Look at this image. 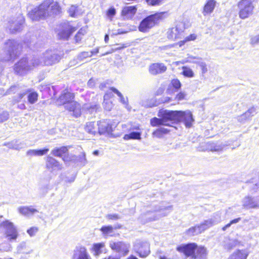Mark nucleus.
Segmentation results:
<instances>
[{"mask_svg":"<svg viewBox=\"0 0 259 259\" xmlns=\"http://www.w3.org/2000/svg\"><path fill=\"white\" fill-rule=\"evenodd\" d=\"M159 118L154 117L150 120L152 126L165 125L172 126V124L177 122H184L187 127H190L194 119L191 112L189 111H178L160 110L158 113Z\"/></svg>","mask_w":259,"mask_h":259,"instance_id":"f257e3e1","label":"nucleus"},{"mask_svg":"<svg viewBox=\"0 0 259 259\" xmlns=\"http://www.w3.org/2000/svg\"><path fill=\"white\" fill-rule=\"evenodd\" d=\"M73 94L64 91L57 100L59 105H64L65 109L72 112L74 116L77 117L81 114L80 105L74 100Z\"/></svg>","mask_w":259,"mask_h":259,"instance_id":"f03ea898","label":"nucleus"},{"mask_svg":"<svg viewBox=\"0 0 259 259\" xmlns=\"http://www.w3.org/2000/svg\"><path fill=\"white\" fill-rule=\"evenodd\" d=\"M154 209L152 210L147 208L146 212L141 215L140 219L143 223L158 220L167 215L172 210L171 205L167 206L154 205Z\"/></svg>","mask_w":259,"mask_h":259,"instance_id":"7ed1b4c3","label":"nucleus"},{"mask_svg":"<svg viewBox=\"0 0 259 259\" xmlns=\"http://www.w3.org/2000/svg\"><path fill=\"white\" fill-rule=\"evenodd\" d=\"M41 63L42 62H39V59L37 57H24L15 64L14 70L17 74L23 75Z\"/></svg>","mask_w":259,"mask_h":259,"instance_id":"20e7f679","label":"nucleus"},{"mask_svg":"<svg viewBox=\"0 0 259 259\" xmlns=\"http://www.w3.org/2000/svg\"><path fill=\"white\" fill-rule=\"evenodd\" d=\"M168 16L167 12H162L150 15L144 19L140 23L139 30L141 32H145L149 31L160 20H162Z\"/></svg>","mask_w":259,"mask_h":259,"instance_id":"39448f33","label":"nucleus"},{"mask_svg":"<svg viewBox=\"0 0 259 259\" xmlns=\"http://www.w3.org/2000/svg\"><path fill=\"white\" fill-rule=\"evenodd\" d=\"M237 6L240 18L246 19L253 14L254 6L251 0H241L238 2Z\"/></svg>","mask_w":259,"mask_h":259,"instance_id":"423d86ee","label":"nucleus"},{"mask_svg":"<svg viewBox=\"0 0 259 259\" xmlns=\"http://www.w3.org/2000/svg\"><path fill=\"white\" fill-rule=\"evenodd\" d=\"M41 7L47 14V17L59 14L61 8L57 2L54 0H45L41 4Z\"/></svg>","mask_w":259,"mask_h":259,"instance_id":"0eeeda50","label":"nucleus"},{"mask_svg":"<svg viewBox=\"0 0 259 259\" xmlns=\"http://www.w3.org/2000/svg\"><path fill=\"white\" fill-rule=\"evenodd\" d=\"M25 19L21 13L17 14L15 16H12L9 19L8 28L12 33L21 31L24 25Z\"/></svg>","mask_w":259,"mask_h":259,"instance_id":"6e6552de","label":"nucleus"},{"mask_svg":"<svg viewBox=\"0 0 259 259\" xmlns=\"http://www.w3.org/2000/svg\"><path fill=\"white\" fill-rule=\"evenodd\" d=\"M61 56L58 55L55 51L48 50L43 53L41 56L39 62H42L40 65H52L58 63L61 59Z\"/></svg>","mask_w":259,"mask_h":259,"instance_id":"1a4fd4ad","label":"nucleus"},{"mask_svg":"<svg viewBox=\"0 0 259 259\" xmlns=\"http://www.w3.org/2000/svg\"><path fill=\"white\" fill-rule=\"evenodd\" d=\"M185 26L184 23L179 22L175 27L169 29L167 32L169 39L175 40L181 38L183 35Z\"/></svg>","mask_w":259,"mask_h":259,"instance_id":"9d476101","label":"nucleus"},{"mask_svg":"<svg viewBox=\"0 0 259 259\" xmlns=\"http://www.w3.org/2000/svg\"><path fill=\"white\" fill-rule=\"evenodd\" d=\"M134 249L141 257H146L150 252V245L147 242L138 241L134 245Z\"/></svg>","mask_w":259,"mask_h":259,"instance_id":"9b49d317","label":"nucleus"},{"mask_svg":"<svg viewBox=\"0 0 259 259\" xmlns=\"http://www.w3.org/2000/svg\"><path fill=\"white\" fill-rule=\"evenodd\" d=\"M28 16L32 21H39L47 18L44 8L41 7V4L29 11Z\"/></svg>","mask_w":259,"mask_h":259,"instance_id":"f8f14e48","label":"nucleus"},{"mask_svg":"<svg viewBox=\"0 0 259 259\" xmlns=\"http://www.w3.org/2000/svg\"><path fill=\"white\" fill-rule=\"evenodd\" d=\"M97 125L98 126V133L100 135L107 134L109 135L111 134L114 128L108 120L100 121L97 123Z\"/></svg>","mask_w":259,"mask_h":259,"instance_id":"ddd939ff","label":"nucleus"},{"mask_svg":"<svg viewBox=\"0 0 259 259\" xmlns=\"http://www.w3.org/2000/svg\"><path fill=\"white\" fill-rule=\"evenodd\" d=\"M72 259H92V258L84 246L78 245L73 251Z\"/></svg>","mask_w":259,"mask_h":259,"instance_id":"4468645a","label":"nucleus"},{"mask_svg":"<svg viewBox=\"0 0 259 259\" xmlns=\"http://www.w3.org/2000/svg\"><path fill=\"white\" fill-rule=\"evenodd\" d=\"M221 218L220 214L216 213L211 218L204 221L199 226L202 232H203V231L208 229L210 227L220 223L221 222Z\"/></svg>","mask_w":259,"mask_h":259,"instance_id":"2eb2a0df","label":"nucleus"},{"mask_svg":"<svg viewBox=\"0 0 259 259\" xmlns=\"http://www.w3.org/2000/svg\"><path fill=\"white\" fill-rule=\"evenodd\" d=\"M110 247L112 249L116 250L117 252L123 253L124 255L128 253L130 244L123 242L110 243Z\"/></svg>","mask_w":259,"mask_h":259,"instance_id":"dca6fc26","label":"nucleus"},{"mask_svg":"<svg viewBox=\"0 0 259 259\" xmlns=\"http://www.w3.org/2000/svg\"><path fill=\"white\" fill-rule=\"evenodd\" d=\"M197 245L195 243H189L186 245L178 246L177 250L187 256H191L193 258V255L195 254Z\"/></svg>","mask_w":259,"mask_h":259,"instance_id":"f3484780","label":"nucleus"},{"mask_svg":"<svg viewBox=\"0 0 259 259\" xmlns=\"http://www.w3.org/2000/svg\"><path fill=\"white\" fill-rule=\"evenodd\" d=\"M242 203L243 207L247 209L259 207V196L245 197L243 199Z\"/></svg>","mask_w":259,"mask_h":259,"instance_id":"a211bd4d","label":"nucleus"},{"mask_svg":"<svg viewBox=\"0 0 259 259\" xmlns=\"http://www.w3.org/2000/svg\"><path fill=\"white\" fill-rule=\"evenodd\" d=\"M91 251L95 257L99 256L103 253H106L107 249L104 242L94 243Z\"/></svg>","mask_w":259,"mask_h":259,"instance_id":"6ab92c4d","label":"nucleus"},{"mask_svg":"<svg viewBox=\"0 0 259 259\" xmlns=\"http://www.w3.org/2000/svg\"><path fill=\"white\" fill-rule=\"evenodd\" d=\"M46 167L51 171L61 170L62 166L55 158L51 156H48L46 159Z\"/></svg>","mask_w":259,"mask_h":259,"instance_id":"aec40b11","label":"nucleus"},{"mask_svg":"<svg viewBox=\"0 0 259 259\" xmlns=\"http://www.w3.org/2000/svg\"><path fill=\"white\" fill-rule=\"evenodd\" d=\"M63 29L58 33V37L60 39H67L73 33L75 29L67 23L63 25Z\"/></svg>","mask_w":259,"mask_h":259,"instance_id":"412c9836","label":"nucleus"},{"mask_svg":"<svg viewBox=\"0 0 259 259\" xmlns=\"http://www.w3.org/2000/svg\"><path fill=\"white\" fill-rule=\"evenodd\" d=\"M167 67L163 63H153L149 68L150 73L152 75H156L165 72Z\"/></svg>","mask_w":259,"mask_h":259,"instance_id":"4be33fe9","label":"nucleus"},{"mask_svg":"<svg viewBox=\"0 0 259 259\" xmlns=\"http://www.w3.org/2000/svg\"><path fill=\"white\" fill-rule=\"evenodd\" d=\"M228 145L223 143L208 142L206 144V149L212 152L222 151Z\"/></svg>","mask_w":259,"mask_h":259,"instance_id":"5701e85b","label":"nucleus"},{"mask_svg":"<svg viewBox=\"0 0 259 259\" xmlns=\"http://www.w3.org/2000/svg\"><path fill=\"white\" fill-rule=\"evenodd\" d=\"M18 211L20 214L26 217H30L33 215L34 213L38 212L37 209L31 206H20L18 207Z\"/></svg>","mask_w":259,"mask_h":259,"instance_id":"b1692460","label":"nucleus"},{"mask_svg":"<svg viewBox=\"0 0 259 259\" xmlns=\"http://www.w3.org/2000/svg\"><path fill=\"white\" fill-rule=\"evenodd\" d=\"M195 58L194 57L190 56V57H189L185 59L184 60H183L182 61L177 62V64H179V63L184 64L185 63H197L199 65V67H200V68L201 69L202 73L203 74L205 73L207 71V66H206V63L205 62H200V61L195 62V61H194L193 60Z\"/></svg>","mask_w":259,"mask_h":259,"instance_id":"393cba45","label":"nucleus"},{"mask_svg":"<svg viewBox=\"0 0 259 259\" xmlns=\"http://www.w3.org/2000/svg\"><path fill=\"white\" fill-rule=\"evenodd\" d=\"M4 146L8 147L10 149L16 150H20L26 147V144L24 141H20L18 140H14L10 142L5 143Z\"/></svg>","mask_w":259,"mask_h":259,"instance_id":"a878e982","label":"nucleus"},{"mask_svg":"<svg viewBox=\"0 0 259 259\" xmlns=\"http://www.w3.org/2000/svg\"><path fill=\"white\" fill-rule=\"evenodd\" d=\"M249 253L246 249H237L234 251L228 259H247Z\"/></svg>","mask_w":259,"mask_h":259,"instance_id":"bb28decb","label":"nucleus"},{"mask_svg":"<svg viewBox=\"0 0 259 259\" xmlns=\"http://www.w3.org/2000/svg\"><path fill=\"white\" fill-rule=\"evenodd\" d=\"M137 11V8L135 6H127L123 8L121 14L124 19H131Z\"/></svg>","mask_w":259,"mask_h":259,"instance_id":"cd10ccee","label":"nucleus"},{"mask_svg":"<svg viewBox=\"0 0 259 259\" xmlns=\"http://www.w3.org/2000/svg\"><path fill=\"white\" fill-rule=\"evenodd\" d=\"M195 254L193 255V259H206L207 255L206 249L203 246L196 247Z\"/></svg>","mask_w":259,"mask_h":259,"instance_id":"c85d7f7f","label":"nucleus"},{"mask_svg":"<svg viewBox=\"0 0 259 259\" xmlns=\"http://www.w3.org/2000/svg\"><path fill=\"white\" fill-rule=\"evenodd\" d=\"M216 5L215 0H207L203 8V14L204 16L211 14Z\"/></svg>","mask_w":259,"mask_h":259,"instance_id":"c756f323","label":"nucleus"},{"mask_svg":"<svg viewBox=\"0 0 259 259\" xmlns=\"http://www.w3.org/2000/svg\"><path fill=\"white\" fill-rule=\"evenodd\" d=\"M49 151L48 148L43 149H30L26 152V155L29 157L40 156L46 155Z\"/></svg>","mask_w":259,"mask_h":259,"instance_id":"7c9ffc66","label":"nucleus"},{"mask_svg":"<svg viewBox=\"0 0 259 259\" xmlns=\"http://www.w3.org/2000/svg\"><path fill=\"white\" fill-rule=\"evenodd\" d=\"M39 191L41 195H46L51 189V186L48 181L41 180L39 184Z\"/></svg>","mask_w":259,"mask_h":259,"instance_id":"2f4dec72","label":"nucleus"},{"mask_svg":"<svg viewBox=\"0 0 259 259\" xmlns=\"http://www.w3.org/2000/svg\"><path fill=\"white\" fill-rule=\"evenodd\" d=\"M240 242L237 239H228L224 245V248L227 250H231L235 247L239 246Z\"/></svg>","mask_w":259,"mask_h":259,"instance_id":"473e14b6","label":"nucleus"},{"mask_svg":"<svg viewBox=\"0 0 259 259\" xmlns=\"http://www.w3.org/2000/svg\"><path fill=\"white\" fill-rule=\"evenodd\" d=\"M68 152V149L66 147H61L54 149L51 153L55 156L62 157Z\"/></svg>","mask_w":259,"mask_h":259,"instance_id":"72a5a7b5","label":"nucleus"},{"mask_svg":"<svg viewBox=\"0 0 259 259\" xmlns=\"http://www.w3.org/2000/svg\"><path fill=\"white\" fill-rule=\"evenodd\" d=\"M97 126L94 122H88L86 123L85 130L89 133L95 135L97 133Z\"/></svg>","mask_w":259,"mask_h":259,"instance_id":"f704fd0d","label":"nucleus"},{"mask_svg":"<svg viewBox=\"0 0 259 259\" xmlns=\"http://www.w3.org/2000/svg\"><path fill=\"white\" fill-rule=\"evenodd\" d=\"M202 233L199 225L189 228L186 231V234L189 236H195Z\"/></svg>","mask_w":259,"mask_h":259,"instance_id":"c9c22d12","label":"nucleus"},{"mask_svg":"<svg viewBox=\"0 0 259 259\" xmlns=\"http://www.w3.org/2000/svg\"><path fill=\"white\" fill-rule=\"evenodd\" d=\"M99 106L96 104H84L82 107V110L88 112L90 114H93L94 112H96L98 109Z\"/></svg>","mask_w":259,"mask_h":259,"instance_id":"e433bc0d","label":"nucleus"},{"mask_svg":"<svg viewBox=\"0 0 259 259\" xmlns=\"http://www.w3.org/2000/svg\"><path fill=\"white\" fill-rule=\"evenodd\" d=\"M141 133L137 132H133L129 134H126L124 136V140L130 139H141Z\"/></svg>","mask_w":259,"mask_h":259,"instance_id":"4c0bfd02","label":"nucleus"},{"mask_svg":"<svg viewBox=\"0 0 259 259\" xmlns=\"http://www.w3.org/2000/svg\"><path fill=\"white\" fill-rule=\"evenodd\" d=\"M114 228L112 226H103L100 231L104 235L112 236L111 234L113 232Z\"/></svg>","mask_w":259,"mask_h":259,"instance_id":"58836bf2","label":"nucleus"},{"mask_svg":"<svg viewBox=\"0 0 259 259\" xmlns=\"http://www.w3.org/2000/svg\"><path fill=\"white\" fill-rule=\"evenodd\" d=\"M9 118V113L7 111L0 108V123L7 120Z\"/></svg>","mask_w":259,"mask_h":259,"instance_id":"ea45409f","label":"nucleus"},{"mask_svg":"<svg viewBox=\"0 0 259 259\" xmlns=\"http://www.w3.org/2000/svg\"><path fill=\"white\" fill-rule=\"evenodd\" d=\"M21 87L19 85H15L11 86L9 89H8L5 93L4 94V95H10L11 94H15L16 92L20 91Z\"/></svg>","mask_w":259,"mask_h":259,"instance_id":"a19ab883","label":"nucleus"},{"mask_svg":"<svg viewBox=\"0 0 259 259\" xmlns=\"http://www.w3.org/2000/svg\"><path fill=\"white\" fill-rule=\"evenodd\" d=\"M183 74L187 77H193L194 76V72L189 67L183 66L182 67Z\"/></svg>","mask_w":259,"mask_h":259,"instance_id":"79ce46f5","label":"nucleus"},{"mask_svg":"<svg viewBox=\"0 0 259 259\" xmlns=\"http://www.w3.org/2000/svg\"><path fill=\"white\" fill-rule=\"evenodd\" d=\"M68 13L71 17H75L77 16L79 14L77 7L75 5L71 6L68 10Z\"/></svg>","mask_w":259,"mask_h":259,"instance_id":"37998d69","label":"nucleus"},{"mask_svg":"<svg viewBox=\"0 0 259 259\" xmlns=\"http://www.w3.org/2000/svg\"><path fill=\"white\" fill-rule=\"evenodd\" d=\"M38 95L36 92H32L28 96V100L30 104H34L37 100Z\"/></svg>","mask_w":259,"mask_h":259,"instance_id":"c03bdc74","label":"nucleus"},{"mask_svg":"<svg viewBox=\"0 0 259 259\" xmlns=\"http://www.w3.org/2000/svg\"><path fill=\"white\" fill-rule=\"evenodd\" d=\"M169 132L167 128L163 127H160L154 131L153 133L154 135L156 137H160L162 134H166Z\"/></svg>","mask_w":259,"mask_h":259,"instance_id":"a18cd8bd","label":"nucleus"},{"mask_svg":"<svg viewBox=\"0 0 259 259\" xmlns=\"http://www.w3.org/2000/svg\"><path fill=\"white\" fill-rule=\"evenodd\" d=\"M165 0H146L148 5L152 6H159L162 4Z\"/></svg>","mask_w":259,"mask_h":259,"instance_id":"49530a36","label":"nucleus"},{"mask_svg":"<svg viewBox=\"0 0 259 259\" xmlns=\"http://www.w3.org/2000/svg\"><path fill=\"white\" fill-rule=\"evenodd\" d=\"M93 55V52H83L78 55V58L80 60H82L88 57H91Z\"/></svg>","mask_w":259,"mask_h":259,"instance_id":"de8ad7c7","label":"nucleus"},{"mask_svg":"<svg viewBox=\"0 0 259 259\" xmlns=\"http://www.w3.org/2000/svg\"><path fill=\"white\" fill-rule=\"evenodd\" d=\"M196 38V35L195 34H192L186 37L184 40L180 42V46H182L186 41L190 40H194Z\"/></svg>","mask_w":259,"mask_h":259,"instance_id":"09e8293b","label":"nucleus"},{"mask_svg":"<svg viewBox=\"0 0 259 259\" xmlns=\"http://www.w3.org/2000/svg\"><path fill=\"white\" fill-rule=\"evenodd\" d=\"M116 14V10L114 8H110L107 12V16L111 21L112 18Z\"/></svg>","mask_w":259,"mask_h":259,"instance_id":"8fccbe9b","label":"nucleus"},{"mask_svg":"<svg viewBox=\"0 0 259 259\" xmlns=\"http://www.w3.org/2000/svg\"><path fill=\"white\" fill-rule=\"evenodd\" d=\"M171 83L172 87L177 90L181 88V83L179 80L177 79L172 80Z\"/></svg>","mask_w":259,"mask_h":259,"instance_id":"3c124183","label":"nucleus"},{"mask_svg":"<svg viewBox=\"0 0 259 259\" xmlns=\"http://www.w3.org/2000/svg\"><path fill=\"white\" fill-rule=\"evenodd\" d=\"M106 218L111 220H117L121 219L120 216L116 213L108 214L106 216Z\"/></svg>","mask_w":259,"mask_h":259,"instance_id":"603ef678","label":"nucleus"},{"mask_svg":"<svg viewBox=\"0 0 259 259\" xmlns=\"http://www.w3.org/2000/svg\"><path fill=\"white\" fill-rule=\"evenodd\" d=\"M38 229L36 227H32L27 231V233L30 236H33L37 232Z\"/></svg>","mask_w":259,"mask_h":259,"instance_id":"864d4df0","label":"nucleus"},{"mask_svg":"<svg viewBox=\"0 0 259 259\" xmlns=\"http://www.w3.org/2000/svg\"><path fill=\"white\" fill-rule=\"evenodd\" d=\"M103 106L106 110L110 111L112 108V103L110 101H105V100H104L103 102Z\"/></svg>","mask_w":259,"mask_h":259,"instance_id":"5fc2aeb1","label":"nucleus"},{"mask_svg":"<svg viewBox=\"0 0 259 259\" xmlns=\"http://www.w3.org/2000/svg\"><path fill=\"white\" fill-rule=\"evenodd\" d=\"M259 44V34L252 36L250 39V44L254 46Z\"/></svg>","mask_w":259,"mask_h":259,"instance_id":"6e6d98bb","label":"nucleus"},{"mask_svg":"<svg viewBox=\"0 0 259 259\" xmlns=\"http://www.w3.org/2000/svg\"><path fill=\"white\" fill-rule=\"evenodd\" d=\"M240 220V218H239L235 219L231 221L230 223L227 224L225 226H224L223 228V230L224 231L226 230L227 228L230 227L232 224H236V223H238Z\"/></svg>","mask_w":259,"mask_h":259,"instance_id":"4d7b16f0","label":"nucleus"},{"mask_svg":"<svg viewBox=\"0 0 259 259\" xmlns=\"http://www.w3.org/2000/svg\"><path fill=\"white\" fill-rule=\"evenodd\" d=\"M186 94L184 92H180L178 94L176 97V99L178 101H181L185 99Z\"/></svg>","mask_w":259,"mask_h":259,"instance_id":"13d9d810","label":"nucleus"},{"mask_svg":"<svg viewBox=\"0 0 259 259\" xmlns=\"http://www.w3.org/2000/svg\"><path fill=\"white\" fill-rule=\"evenodd\" d=\"M247 111L251 114L252 116H254L256 113V107L254 106H252L249 108Z\"/></svg>","mask_w":259,"mask_h":259,"instance_id":"bf43d9fd","label":"nucleus"},{"mask_svg":"<svg viewBox=\"0 0 259 259\" xmlns=\"http://www.w3.org/2000/svg\"><path fill=\"white\" fill-rule=\"evenodd\" d=\"M237 120L238 121H239L240 122H244L245 121L248 120V119L245 115L244 113H243L242 115H241L240 116H239L237 117Z\"/></svg>","mask_w":259,"mask_h":259,"instance_id":"052dcab7","label":"nucleus"},{"mask_svg":"<svg viewBox=\"0 0 259 259\" xmlns=\"http://www.w3.org/2000/svg\"><path fill=\"white\" fill-rule=\"evenodd\" d=\"M25 92L20 93L19 96L17 97H15V101L16 102H19L22 99V98L25 95Z\"/></svg>","mask_w":259,"mask_h":259,"instance_id":"680f3d73","label":"nucleus"},{"mask_svg":"<svg viewBox=\"0 0 259 259\" xmlns=\"http://www.w3.org/2000/svg\"><path fill=\"white\" fill-rule=\"evenodd\" d=\"M110 90L115 94H116L119 97V98L122 96V94L116 88L114 87H111L110 88Z\"/></svg>","mask_w":259,"mask_h":259,"instance_id":"e2e57ef3","label":"nucleus"},{"mask_svg":"<svg viewBox=\"0 0 259 259\" xmlns=\"http://www.w3.org/2000/svg\"><path fill=\"white\" fill-rule=\"evenodd\" d=\"M82 38V36L80 35L79 33H77L75 36V41L76 43H78L80 41Z\"/></svg>","mask_w":259,"mask_h":259,"instance_id":"0e129e2a","label":"nucleus"},{"mask_svg":"<svg viewBox=\"0 0 259 259\" xmlns=\"http://www.w3.org/2000/svg\"><path fill=\"white\" fill-rule=\"evenodd\" d=\"M120 102L124 105L127 104V99L126 98H124L123 95L119 97Z\"/></svg>","mask_w":259,"mask_h":259,"instance_id":"69168bd1","label":"nucleus"},{"mask_svg":"<svg viewBox=\"0 0 259 259\" xmlns=\"http://www.w3.org/2000/svg\"><path fill=\"white\" fill-rule=\"evenodd\" d=\"M95 80L93 79H90L88 82V86H89L91 88L93 87L95 85Z\"/></svg>","mask_w":259,"mask_h":259,"instance_id":"338daca9","label":"nucleus"},{"mask_svg":"<svg viewBox=\"0 0 259 259\" xmlns=\"http://www.w3.org/2000/svg\"><path fill=\"white\" fill-rule=\"evenodd\" d=\"M86 32L85 28H81L77 33L80 34V35L83 36Z\"/></svg>","mask_w":259,"mask_h":259,"instance_id":"774afa93","label":"nucleus"}]
</instances>
